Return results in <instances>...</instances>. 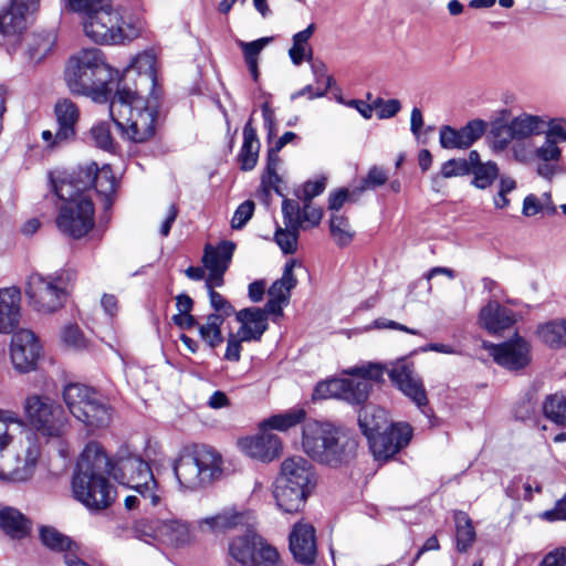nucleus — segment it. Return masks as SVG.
Segmentation results:
<instances>
[{
    "mask_svg": "<svg viewBox=\"0 0 566 566\" xmlns=\"http://www.w3.org/2000/svg\"><path fill=\"white\" fill-rule=\"evenodd\" d=\"M83 166L73 172L55 171L50 174V182L54 193L64 203L71 200H78L80 196H88L86 193L87 187H82L81 180L84 178L82 174Z\"/></svg>",
    "mask_w": 566,
    "mask_h": 566,
    "instance_id": "obj_26",
    "label": "nucleus"
},
{
    "mask_svg": "<svg viewBox=\"0 0 566 566\" xmlns=\"http://www.w3.org/2000/svg\"><path fill=\"white\" fill-rule=\"evenodd\" d=\"M83 28L86 36L101 44H119L139 36L145 22L138 17L125 19L106 0L82 11Z\"/></svg>",
    "mask_w": 566,
    "mask_h": 566,
    "instance_id": "obj_5",
    "label": "nucleus"
},
{
    "mask_svg": "<svg viewBox=\"0 0 566 566\" xmlns=\"http://www.w3.org/2000/svg\"><path fill=\"white\" fill-rule=\"evenodd\" d=\"M275 481L311 491L315 484L314 468L301 455L289 457L281 463Z\"/></svg>",
    "mask_w": 566,
    "mask_h": 566,
    "instance_id": "obj_22",
    "label": "nucleus"
},
{
    "mask_svg": "<svg viewBox=\"0 0 566 566\" xmlns=\"http://www.w3.org/2000/svg\"><path fill=\"white\" fill-rule=\"evenodd\" d=\"M133 532L144 542L156 539L175 548L188 545L192 539L188 523L178 518L142 520L136 522Z\"/></svg>",
    "mask_w": 566,
    "mask_h": 566,
    "instance_id": "obj_12",
    "label": "nucleus"
},
{
    "mask_svg": "<svg viewBox=\"0 0 566 566\" xmlns=\"http://www.w3.org/2000/svg\"><path fill=\"white\" fill-rule=\"evenodd\" d=\"M32 432L24 420L12 410L0 409V455L2 451L19 439Z\"/></svg>",
    "mask_w": 566,
    "mask_h": 566,
    "instance_id": "obj_33",
    "label": "nucleus"
},
{
    "mask_svg": "<svg viewBox=\"0 0 566 566\" xmlns=\"http://www.w3.org/2000/svg\"><path fill=\"white\" fill-rule=\"evenodd\" d=\"M111 459L95 442L83 450L72 479L74 497L90 510H103L115 500L114 488L106 479L109 474Z\"/></svg>",
    "mask_w": 566,
    "mask_h": 566,
    "instance_id": "obj_2",
    "label": "nucleus"
},
{
    "mask_svg": "<svg viewBox=\"0 0 566 566\" xmlns=\"http://www.w3.org/2000/svg\"><path fill=\"white\" fill-rule=\"evenodd\" d=\"M234 249L235 245L231 241H222L217 247L210 244L205 247L202 262L205 269L209 271L206 282L222 286L223 275L231 263Z\"/></svg>",
    "mask_w": 566,
    "mask_h": 566,
    "instance_id": "obj_21",
    "label": "nucleus"
},
{
    "mask_svg": "<svg viewBox=\"0 0 566 566\" xmlns=\"http://www.w3.org/2000/svg\"><path fill=\"white\" fill-rule=\"evenodd\" d=\"M109 475L120 484H124L138 493L145 504L155 506L160 496L157 493V482L149 464L138 454L122 448L116 461H111Z\"/></svg>",
    "mask_w": 566,
    "mask_h": 566,
    "instance_id": "obj_7",
    "label": "nucleus"
},
{
    "mask_svg": "<svg viewBox=\"0 0 566 566\" xmlns=\"http://www.w3.org/2000/svg\"><path fill=\"white\" fill-rule=\"evenodd\" d=\"M471 174H473V186L479 189H486L497 178L499 166L496 163L490 160L483 165L474 167Z\"/></svg>",
    "mask_w": 566,
    "mask_h": 566,
    "instance_id": "obj_54",
    "label": "nucleus"
},
{
    "mask_svg": "<svg viewBox=\"0 0 566 566\" xmlns=\"http://www.w3.org/2000/svg\"><path fill=\"white\" fill-rule=\"evenodd\" d=\"M84 174L82 187H87V190L93 186L95 191L105 197L107 203H109L111 196L116 189V179L109 165H103L101 168L96 163H90L82 168Z\"/></svg>",
    "mask_w": 566,
    "mask_h": 566,
    "instance_id": "obj_28",
    "label": "nucleus"
},
{
    "mask_svg": "<svg viewBox=\"0 0 566 566\" xmlns=\"http://www.w3.org/2000/svg\"><path fill=\"white\" fill-rule=\"evenodd\" d=\"M510 151L513 159L520 164H530L535 158V148L527 139H515Z\"/></svg>",
    "mask_w": 566,
    "mask_h": 566,
    "instance_id": "obj_60",
    "label": "nucleus"
},
{
    "mask_svg": "<svg viewBox=\"0 0 566 566\" xmlns=\"http://www.w3.org/2000/svg\"><path fill=\"white\" fill-rule=\"evenodd\" d=\"M226 319L221 316L209 314L203 324L198 325L201 339L210 347L216 348L223 342L221 326Z\"/></svg>",
    "mask_w": 566,
    "mask_h": 566,
    "instance_id": "obj_48",
    "label": "nucleus"
},
{
    "mask_svg": "<svg viewBox=\"0 0 566 566\" xmlns=\"http://www.w3.org/2000/svg\"><path fill=\"white\" fill-rule=\"evenodd\" d=\"M222 464L220 453L202 447L192 453L181 454L175 462L174 472L180 489L196 491L220 479Z\"/></svg>",
    "mask_w": 566,
    "mask_h": 566,
    "instance_id": "obj_6",
    "label": "nucleus"
},
{
    "mask_svg": "<svg viewBox=\"0 0 566 566\" xmlns=\"http://www.w3.org/2000/svg\"><path fill=\"white\" fill-rule=\"evenodd\" d=\"M298 227H285V229L279 228L275 232V241L285 254H291L296 251Z\"/></svg>",
    "mask_w": 566,
    "mask_h": 566,
    "instance_id": "obj_58",
    "label": "nucleus"
},
{
    "mask_svg": "<svg viewBox=\"0 0 566 566\" xmlns=\"http://www.w3.org/2000/svg\"><path fill=\"white\" fill-rule=\"evenodd\" d=\"M40 538L48 548L52 551L65 552L64 562L66 566H90L84 560L80 559L73 553L72 541L60 533L56 528L51 526H42L40 528Z\"/></svg>",
    "mask_w": 566,
    "mask_h": 566,
    "instance_id": "obj_34",
    "label": "nucleus"
},
{
    "mask_svg": "<svg viewBox=\"0 0 566 566\" xmlns=\"http://www.w3.org/2000/svg\"><path fill=\"white\" fill-rule=\"evenodd\" d=\"M145 94L124 85L108 99L112 120L134 143H145L155 135L159 95Z\"/></svg>",
    "mask_w": 566,
    "mask_h": 566,
    "instance_id": "obj_1",
    "label": "nucleus"
},
{
    "mask_svg": "<svg viewBox=\"0 0 566 566\" xmlns=\"http://www.w3.org/2000/svg\"><path fill=\"white\" fill-rule=\"evenodd\" d=\"M543 411L547 419L566 426V392H556L546 397Z\"/></svg>",
    "mask_w": 566,
    "mask_h": 566,
    "instance_id": "obj_49",
    "label": "nucleus"
},
{
    "mask_svg": "<svg viewBox=\"0 0 566 566\" xmlns=\"http://www.w3.org/2000/svg\"><path fill=\"white\" fill-rule=\"evenodd\" d=\"M387 180V171L381 167L373 166L366 177L360 181L359 186L352 189V195L354 196L353 201H357L364 191L380 187L385 185Z\"/></svg>",
    "mask_w": 566,
    "mask_h": 566,
    "instance_id": "obj_52",
    "label": "nucleus"
},
{
    "mask_svg": "<svg viewBox=\"0 0 566 566\" xmlns=\"http://www.w3.org/2000/svg\"><path fill=\"white\" fill-rule=\"evenodd\" d=\"M252 557L250 566H277L280 562L277 549L258 534L254 537Z\"/></svg>",
    "mask_w": 566,
    "mask_h": 566,
    "instance_id": "obj_47",
    "label": "nucleus"
},
{
    "mask_svg": "<svg viewBox=\"0 0 566 566\" xmlns=\"http://www.w3.org/2000/svg\"><path fill=\"white\" fill-rule=\"evenodd\" d=\"M510 130L517 139H530L544 134L547 116L521 113L510 122Z\"/></svg>",
    "mask_w": 566,
    "mask_h": 566,
    "instance_id": "obj_35",
    "label": "nucleus"
},
{
    "mask_svg": "<svg viewBox=\"0 0 566 566\" xmlns=\"http://www.w3.org/2000/svg\"><path fill=\"white\" fill-rule=\"evenodd\" d=\"M315 31V24L311 23L306 29L293 35V44L289 50V56L294 65H301L303 61H311L313 57L312 48L308 44Z\"/></svg>",
    "mask_w": 566,
    "mask_h": 566,
    "instance_id": "obj_42",
    "label": "nucleus"
},
{
    "mask_svg": "<svg viewBox=\"0 0 566 566\" xmlns=\"http://www.w3.org/2000/svg\"><path fill=\"white\" fill-rule=\"evenodd\" d=\"M479 321L489 333L495 334L510 328L516 321L515 314L497 301H490L480 311Z\"/></svg>",
    "mask_w": 566,
    "mask_h": 566,
    "instance_id": "obj_29",
    "label": "nucleus"
},
{
    "mask_svg": "<svg viewBox=\"0 0 566 566\" xmlns=\"http://www.w3.org/2000/svg\"><path fill=\"white\" fill-rule=\"evenodd\" d=\"M71 281L72 273L69 271L46 276L33 273L28 277L25 294L38 312L50 314L66 302Z\"/></svg>",
    "mask_w": 566,
    "mask_h": 566,
    "instance_id": "obj_9",
    "label": "nucleus"
},
{
    "mask_svg": "<svg viewBox=\"0 0 566 566\" xmlns=\"http://www.w3.org/2000/svg\"><path fill=\"white\" fill-rule=\"evenodd\" d=\"M342 378V399L350 403H363L367 400L371 384L364 378Z\"/></svg>",
    "mask_w": 566,
    "mask_h": 566,
    "instance_id": "obj_45",
    "label": "nucleus"
},
{
    "mask_svg": "<svg viewBox=\"0 0 566 566\" xmlns=\"http://www.w3.org/2000/svg\"><path fill=\"white\" fill-rule=\"evenodd\" d=\"M206 287L208 290L210 306L214 311L211 315L221 316L222 319L231 316L234 313V307L222 294L214 291V287H218L217 284L206 282Z\"/></svg>",
    "mask_w": 566,
    "mask_h": 566,
    "instance_id": "obj_55",
    "label": "nucleus"
},
{
    "mask_svg": "<svg viewBox=\"0 0 566 566\" xmlns=\"http://www.w3.org/2000/svg\"><path fill=\"white\" fill-rule=\"evenodd\" d=\"M21 318V292L18 287L0 289V333L10 334Z\"/></svg>",
    "mask_w": 566,
    "mask_h": 566,
    "instance_id": "obj_27",
    "label": "nucleus"
},
{
    "mask_svg": "<svg viewBox=\"0 0 566 566\" xmlns=\"http://www.w3.org/2000/svg\"><path fill=\"white\" fill-rule=\"evenodd\" d=\"M239 446L248 457L262 462H271L282 452L280 438L270 432L241 439Z\"/></svg>",
    "mask_w": 566,
    "mask_h": 566,
    "instance_id": "obj_24",
    "label": "nucleus"
},
{
    "mask_svg": "<svg viewBox=\"0 0 566 566\" xmlns=\"http://www.w3.org/2000/svg\"><path fill=\"white\" fill-rule=\"evenodd\" d=\"M91 138L96 147L107 150H115V142L111 134L109 124L101 122L91 128Z\"/></svg>",
    "mask_w": 566,
    "mask_h": 566,
    "instance_id": "obj_57",
    "label": "nucleus"
},
{
    "mask_svg": "<svg viewBox=\"0 0 566 566\" xmlns=\"http://www.w3.org/2000/svg\"><path fill=\"white\" fill-rule=\"evenodd\" d=\"M304 418L305 411L303 409H292L265 419L262 422V427L265 429L286 431L303 421Z\"/></svg>",
    "mask_w": 566,
    "mask_h": 566,
    "instance_id": "obj_50",
    "label": "nucleus"
},
{
    "mask_svg": "<svg viewBox=\"0 0 566 566\" xmlns=\"http://www.w3.org/2000/svg\"><path fill=\"white\" fill-rule=\"evenodd\" d=\"M134 82L133 91L146 94H157L156 92V56L150 51H144L137 54L132 63L124 70L123 77L118 82L117 87L128 85Z\"/></svg>",
    "mask_w": 566,
    "mask_h": 566,
    "instance_id": "obj_16",
    "label": "nucleus"
},
{
    "mask_svg": "<svg viewBox=\"0 0 566 566\" xmlns=\"http://www.w3.org/2000/svg\"><path fill=\"white\" fill-rule=\"evenodd\" d=\"M62 396L72 416L86 427L97 429L111 423V407L93 388L81 384H69L64 387Z\"/></svg>",
    "mask_w": 566,
    "mask_h": 566,
    "instance_id": "obj_8",
    "label": "nucleus"
},
{
    "mask_svg": "<svg viewBox=\"0 0 566 566\" xmlns=\"http://www.w3.org/2000/svg\"><path fill=\"white\" fill-rule=\"evenodd\" d=\"M256 533L250 527L242 535L232 537L228 544V553L235 562L243 566H250L253 560L252 551Z\"/></svg>",
    "mask_w": 566,
    "mask_h": 566,
    "instance_id": "obj_40",
    "label": "nucleus"
},
{
    "mask_svg": "<svg viewBox=\"0 0 566 566\" xmlns=\"http://www.w3.org/2000/svg\"><path fill=\"white\" fill-rule=\"evenodd\" d=\"M455 541L460 553L467 552L475 541V531L471 518L464 512L454 513Z\"/></svg>",
    "mask_w": 566,
    "mask_h": 566,
    "instance_id": "obj_46",
    "label": "nucleus"
},
{
    "mask_svg": "<svg viewBox=\"0 0 566 566\" xmlns=\"http://www.w3.org/2000/svg\"><path fill=\"white\" fill-rule=\"evenodd\" d=\"M281 158L274 151H268V161L264 174L261 177V185L265 190H274L276 193L280 192L279 185L282 181L277 174Z\"/></svg>",
    "mask_w": 566,
    "mask_h": 566,
    "instance_id": "obj_53",
    "label": "nucleus"
},
{
    "mask_svg": "<svg viewBox=\"0 0 566 566\" xmlns=\"http://www.w3.org/2000/svg\"><path fill=\"white\" fill-rule=\"evenodd\" d=\"M237 321L241 323L238 336L242 340H259L268 329L266 311L259 307H249L235 314Z\"/></svg>",
    "mask_w": 566,
    "mask_h": 566,
    "instance_id": "obj_31",
    "label": "nucleus"
},
{
    "mask_svg": "<svg viewBox=\"0 0 566 566\" xmlns=\"http://www.w3.org/2000/svg\"><path fill=\"white\" fill-rule=\"evenodd\" d=\"M0 530L12 539H21L29 535L31 523L17 509L4 506L0 509Z\"/></svg>",
    "mask_w": 566,
    "mask_h": 566,
    "instance_id": "obj_36",
    "label": "nucleus"
},
{
    "mask_svg": "<svg viewBox=\"0 0 566 566\" xmlns=\"http://www.w3.org/2000/svg\"><path fill=\"white\" fill-rule=\"evenodd\" d=\"M40 0H11L7 10L0 13V44L9 53L21 45L29 17L39 8Z\"/></svg>",
    "mask_w": 566,
    "mask_h": 566,
    "instance_id": "obj_13",
    "label": "nucleus"
},
{
    "mask_svg": "<svg viewBox=\"0 0 566 566\" xmlns=\"http://www.w3.org/2000/svg\"><path fill=\"white\" fill-rule=\"evenodd\" d=\"M95 210L90 196H80L78 200L63 203L56 217V227L65 235L81 239L94 227Z\"/></svg>",
    "mask_w": 566,
    "mask_h": 566,
    "instance_id": "obj_14",
    "label": "nucleus"
},
{
    "mask_svg": "<svg viewBox=\"0 0 566 566\" xmlns=\"http://www.w3.org/2000/svg\"><path fill=\"white\" fill-rule=\"evenodd\" d=\"M25 55L31 62L41 61L55 44V35L52 32L32 33L22 36Z\"/></svg>",
    "mask_w": 566,
    "mask_h": 566,
    "instance_id": "obj_38",
    "label": "nucleus"
},
{
    "mask_svg": "<svg viewBox=\"0 0 566 566\" xmlns=\"http://www.w3.org/2000/svg\"><path fill=\"white\" fill-rule=\"evenodd\" d=\"M342 378L331 379L319 382L313 392L315 399L340 398L342 399Z\"/></svg>",
    "mask_w": 566,
    "mask_h": 566,
    "instance_id": "obj_61",
    "label": "nucleus"
},
{
    "mask_svg": "<svg viewBox=\"0 0 566 566\" xmlns=\"http://www.w3.org/2000/svg\"><path fill=\"white\" fill-rule=\"evenodd\" d=\"M290 549L298 563L313 564L316 557L314 527L310 524L296 523L290 534Z\"/></svg>",
    "mask_w": 566,
    "mask_h": 566,
    "instance_id": "obj_25",
    "label": "nucleus"
},
{
    "mask_svg": "<svg viewBox=\"0 0 566 566\" xmlns=\"http://www.w3.org/2000/svg\"><path fill=\"white\" fill-rule=\"evenodd\" d=\"M55 115L59 127L50 145H59L74 138L80 112L72 101L61 99L55 104Z\"/></svg>",
    "mask_w": 566,
    "mask_h": 566,
    "instance_id": "obj_30",
    "label": "nucleus"
},
{
    "mask_svg": "<svg viewBox=\"0 0 566 566\" xmlns=\"http://www.w3.org/2000/svg\"><path fill=\"white\" fill-rule=\"evenodd\" d=\"M535 158L539 161L559 163L562 149L551 139L545 138L544 143L535 148Z\"/></svg>",
    "mask_w": 566,
    "mask_h": 566,
    "instance_id": "obj_62",
    "label": "nucleus"
},
{
    "mask_svg": "<svg viewBox=\"0 0 566 566\" xmlns=\"http://www.w3.org/2000/svg\"><path fill=\"white\" fill-rule=\"evenodd\" d=\"M260 147L261 144L256 130L252 125V118H250L244 125L243 142L238 155L241 170L250 171L256 166Z\"/></svg>",
    "mask_w": 566,
    "mask_h": 566,
    "instance_id": "obj_37",
    "label": "nucleus"
},
{
    "mask_svg": "<svg viewBox=\"0 0 566 566\" xmlns=\"http://www.w3.org/2000/svg\"><path fill=\"white\" fill-rule=\"evenodd\" d=\"M411 437V426L399 422L389 424L381 431L367 437V440L376 460H388L407 447Z\"/></svg>",
    "mask_w": 566,
    "mask_h": 566,
    "instance_id": "obj_15",
    "label": "nucleus"
},
{
    "mask_svg": "<svg viewBox=\"0 0 566 566\" xmlns=\"http://www.w3.org/2000/svg\"><path fill=\"white\" fill-rule=\"evenodd\" d=\"M386 367L378 363H368L366 365L356 366L348 369L346 373L350 376H357L359 378L380 381L382 379Z\"/></svg>",
    "mask_w": 566,
    "mask_h": 566,
    "instance_id": "obj_59",
    "label": "nucleus"
},
{
    "mask_svg": "<svg viewBox=\"0 0 566 566\" xmlns=\"http://www.w3.org/2000/svg\"><path fill=\"white\" fill-rule=\"evenodd\" d=\"M302 447L312 460L338 468L356 457L358 442L329 422L307 420L303 426Z\"/></svg>",
    "mask_w": 566,
    "mask_h": 566,
    "instance_id": "obj_4",
    "label": "nucleus"
},
{
    "mask_svg": "<svg viewBox=\"0 0 566 566\" xmlns=\"http://www.w3.org/2000/svg\"><path fill=\"white\" fill-rule=\"evenodd\" d=\"M272 41V36H264L251 42H238V45L242 50L248 70L255 82L259 78V55Z\"/></svg>",
    "mask_w": 566,
    "mask_h": 566,
    "instance_id": "obj_43",
    "label": "nucleus"
},
{
    "mask_svg": "<svg viewBox=\"0 0 566 566\" xmlns=\"http://www.w3.org/2000/svg\"><path fill=\"white\" fill-rule=\"evenodd\" d=\"M253 515L249 511H238L234 507L226 509L218 514L201 518L197 527L202 533L221 534L232 530L251 527Z\"/></svg>",
    "mask_w": 566,
    "mask_h": 566,
    "instance_id": "obj_19",
    "label": "nucleus"
},
{
    "mask_svg": "<svg viewBox=\"0 0 566 566\" xmlns=\"http://www.w3.org/2000/svg\"><path fill=\"white\" fill-rule=\"evenodd\" d=\"M24 415L29 423L42 436L62 437L69 420L61 405L48 396L32 394L23 403Z\"/></svg>",
    "mask_w": 566,
    "mask_h": 566,
    "instance_id": "obj_10",
    "label": "nucleus"
},
{
    "mask_svg": "<svg viewBox=\"0 0 566 566\" xmlns=\"http://www.w3.org/2000/svg\"><path fill=\"white\" fill-rule=\"evenodd\" d=\"M390 380L409 397L422 411L429 413L422 408L427 406V394L420 378L415 374L413 365L406 359H400L391 364L388 369Z\"/></svg>",
    "mask_w": 566,
    "mask_h": 566,
    "instance_id": "obj_18",
    "label": "nucleus"
},
{
    "mask_svg": "<svg viewBox=\"0 0 566 566\" xmlns=\"http://www.w3.org/2000/svg\"><path fill=\"white\" fill-rule=\"evenodd\" d=\"M537 335L551 348L566 346V319H553L538 326Z\"/></svg>",
    "mask_w": 566,
    "mask_h": 566,
    "instance_id": "obj_44",
    "label": "nucleus"
},
{
    "mask_svg": "<svg viewBox=\"0 0 566 566\" xmlns=\"http://www.w3.org/2000/svg\"><path fill=\"white\" fill-rule=\"evenodd\" d=\"M310 490L290 485L286 483L274 482L273 496L277 507L287 514L298 513L303 510Z\"/></svg>",
    "mask_w": 566,
    "mask_h": 566,
    "instance_id": "obj_32",
    "label": "nucleus"
},
{
    "mask_svg": "<svg viewBox=\"0 0 566 566\" xmlns=\"http://www.w3.org/2000/svg\"><path fill=\"white\" fill-rule=\"evenodd\" d=\"M114 71L105 62L101 50L83 49L70 57L65 69V81L74 94L90 96L95 103H107Z\"/></svg>",
    "mask_w": 566,
    "mask_h": 566,
    "instance_id": "obj_3",
    "label": "nucleus"
},
{
    "mask_svg": "<svg viewBox=\"0 0 566 566\" xmlns=\"http://www.w3.org/2000/svg\"><path fill=\"white\" fill-rule=\"evenodd\" d=\"M484 347L490 349L491 355L499 365L510 370L524 368L530 361L528 344L520 337L500 345H488L484 343Z\"/></svg>",
    "mask_w": 566,
    "mask_h": 566,
    "instance_id": "obj_23",
    "label": "nucleus"
},
{
    "mask_svg": "<svg viewBox=\"0 0 566 566\" xmlns=\"http://www.w3.org/2000/svg\"><path fill=\"white\" fill-rule=\"evenodd\" d=\"M0 480L9 482H24L29 480L35 470L40 446L33 432L19 439V447L14 453L1 454Z\"/></svg>",
    "mask_w": 566,
    "mask_h": 566,
    "instance_id": "obj_11",
    "label": "nucleus"
},
{
    "mask_svg": "<svg viewBox=\"0 0 566 566\" xmlns=\"http://www.w3.org/2000/svg\"><path fill=\"white\" fill-rule=\"evenodd\" d=\"M545 138L558 142H566V119L562 117L548 118L545 127Z\"/></svg>",
    "mask_w": 566,
    "mask_h": 566,
    "instance_id": "obj_64",
    "label": "nucleus"
},
{
    "mask_svg": "<svg viewBox=\"0 0 566 566\" xmlns=\"http://www.w3.org/2000/svg\"><path fill=\"white\" fill-rule=\"evenodd\" d=\"M358 424L366 438L389 426L386 411L374 405H366L359 410Z\"/></svg>",
    "mask_w": 566,
    "mask_h": 566,
    "instance_id": "obj_39",
    "label": "nucleus"
},
{
    "mask_svg": "<svg viewBox=\"0 0 566 566\" xmlns=\"http://www.w3.org/2000/svg\"><path fill=\"white\" fill-rule=\"evenodd\" d=\"M282 213L285 227H302V209L297 201L284 199L282 202Z\"/></svg>",
    "mask_w": 566,
    "mask_h": 566,
    "instance_id": "obj_63",
    "label": "nucleus"
},
{
    "mask_svg": "<svg viewBox=\"0 0 566 566\" xmlns=\"http://www.w3.org/2000/svg\"><path fill=\"white\" fill-rule=\"evenodd\" d=\"M41 350L42 346L32 331L25 328L17 331L12 336L10 347L14 369L19 373H29L35 369Z\"/></svg>",
    "mask_w": 566,
    "mask_h": 566,
    "instance_id": "obj_17",
    "label": "nucleus"
},
{
    "mask_svg": "<svg viewBox=\"0 0 566 566\" xmlns=\"http://www.w3.org/2000/svg\"><path fill=\"white\" fill-rule=\"evenodd\" d=\"M297 264L296 260H290L286 262L282 276L274 281L270 286L268 294L269 297L289 303L291 291L296 286L297 280L295 279L293 271Z\"/></svg>",
    "mask_w": 566,
    "mask_h": 566,
    "instance_id": "obj_41",
    "label": "nucleus"
},
{
    "mask_svg": "<svg viewBox=\"0 0 566 566\" xmlns=\"http://www.w3.org/2000/svg\"><path fill=\"white\" fill-rule=\"evenodd\" d=\"M486 123L482 119H472L460 129L442 126L439 132V143L444 149H467L485 133Z\"/></svg>",
    "mask_w": 566,
    "mask_h": 566,
    "instance_id": "obj_20",
    "label": "nucleus"
},
{
    "mask_svg": "<svg viewBox=\"0 0 566 566\" xmlns=\"http://www.w3.org/2000/svg\"><path fill=\"white\" fill-rule=\"evenodd\" d=\"M490 138L491 147L494 151L507 149L514 140L517 139L510 130V123L505 125H493L490 132Z\"/></svg>",
    "mask_w": 566,
    "mask_h": 566,
    "instance_id": "obj_56",
    "label": "nucleus"
},
{
    "mask_svg": "<svg viewBox=\"0 0 566 566\" xmlns=\"http://www.w3.org/2000/svg\"><path fill=\"white\" fill-rule=\"evenodd\" d=\"M331 234L339 247L348 245L355 235L346 217L333 213L329 220Z\"/></svg>",
    "mask_w": 566,
    "mask_h": 566,
    "instance_id": "obj_51",
    "label": "nucleus"
}]
</instances>
